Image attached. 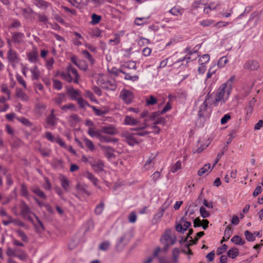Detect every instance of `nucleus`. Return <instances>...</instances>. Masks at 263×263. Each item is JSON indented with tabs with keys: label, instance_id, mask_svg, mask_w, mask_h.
I'll return each instance as SVG.
<instances>
[{
	"label": "nucleus",
	"instance_id": "obj_48",
	"mask_svg": "<svg viewBox=\"0 0 263 263\" xmlns=\"http://www.w3.org/2000/svg\"><path fill=\"white\" fill-rule=\"evenodd\" d=\"M181 168V162L180 160L177 161L171 168L170 172L173 173L177 172Z\"/></svg>",
	"mask_w": 263,
	"mask_h": 263
},
{
	"label": "nucleus",
	"instance_id": "obj_14",
	"mask_svg": "<svg viewBox=\"0 0 263 263\" xmlns=\"http://www.w3.org/2000/svg\"><path fill=\"white\" fill-rule=\"evenodd\" d=\"M67 70L68 71L69 73L71 74L72 77L73 78V82L76 84L78 83L79 76L76 68H74L71 65H69L67 68Z\"/></svg>",
	"mask_w": 263,
	"mask_h": 263
},
{
	"label": "nucleus",
	"instance_id": "obj_9",
	"mask_svg": "<svg viewBox=\"0 0 263 263\" xmlns=\"http://www.w3.org/2000/svg\"><path fill=\"white\" fill-rule=\"evenodd\" d=\"M12 42L16 44L20 45L23 42L24 39L25 38V35L24 33L20 32H12Z\"/></svg>",
	"mask_w": 263,
	"mask_h": 263
},
{
	"label": "nucleus",
	"instance_id": "obj_54",
	"mask_svg": "<svg viewBox=\"0 0 263 263\" xmlns=\"http://www.w3.org/2000/svg\"><path fill=\"white\" fill-rule=\"evenodd\" d=\"M90 107L93 109L95 114L97 116H102L106 114V113H107L106 111L99 109L95 106L91 105V106H90Z\"/></svg>",
	"mask_w": 263,
	"mask_h": 263
},
{
	"label": "nucleus",
	"instance_id": "obj_4",
	"mask_svg": "<svg viewBox=\"0 0 263 263\" xmlns=\"http://www.w3.org/2000/svg\"><path fill=\"white\" fill-rule=\"evenodd\" d=\"M177 238L176 236H172L171 235V230H166L165 234H164L162 238L160 239V241L163 244H168L169 246H172L175 244L176 242Z\"/></svg>",
	"mask_w": 263,
	"mask_h": 263
},
{
	"label": "nucleus",
	"instance_id": "obj_39",
	"mask_svg": "<svg viewBox=\"0 0 263 263\" xmlns=\"http://www.w3.org/2000/svg\"><path fill=\"white\" fill-rule=\"evenodd\" d=\"M211 168L210 163H206L198 171V175L199 176H202L205 173L208 172Z\"/></svg>",
	"mask_w": 263,
	"mask_h": 263
},
{
	"label": "nucleus",
	"instance_id": "obj_38",
	"mask_svg": "<svg viewBox=\"0 0 263 263\" xmlns=\"http://www.w3.org/2000/svg\"><path fill=\"white\" fill-rule=\"evenodd\" d=\"M183 10L179 7H174L169 12L173 15L177 16L178 15H182Z\"/></svg>",
	"mask_w": 263,
	"mask_h": 263
},
{
	"label": "nucleus",
	"instance_id": "obj_49",
	"mask_svg": "<svg viewBox=\"0 0 263 263\" xmlns=\"http://www.w3.org/2000/svg\"><path fill=\"white\" fill-rule=\"evenodd\" d=\"M244 234L246 237V239L248 241H253L255 240V236L249 231H245Z\"/></svg>",
	"mask_w": 263,
	"mask_h": 263
},
{
	"label": "nucleus",
	"instance_id": "obj_13",
	"mask_svg": "<svg viewBox=\"0 0 263 263\" xmlns=\"http://www.w3.org/2000/svg\"><path fill=\"white\" fill-rule=\"evenodd\" d=\"M7 58L11 63H16L19 61L18 54L12 48L9 49L7 54Z\"/></svg>",
	"mask_w": 263,
	"mask_h": 263
},
{
	"label": "nucleus",
	"instance_id": "obj_16",
	"mask_svg": "<svg viewBox=\"0 0 263 263\" xmlns=\"http://www.w3.org/2000/svg\"><path fill=\"white\" fill-rule=\"evenodd\" d=\"M31 191L39 197L43 199H47V196L46 194L38 186L32 187L31 189Z\"/></svg>",
	"mask_w": 263,
	"mask_h": 263
},
{
	"label": "nucleus",
	"instance_id": "obj_57",
	"mask_svg": "<svg viewBox=\"0 0 263 263\" xmlns=\"http://www.w3.org/2000/svg\"><path fill=\"white\" fill-rule=\"evenodd\" d=\"M146 102L147 106L153 105L157 103V100L153 95H151L149 98L146 99Z\"/></svg>",
	"mask_w": 263,
	"mask_h": 263
},
{
	"label": "nucleus",
	"instance_id": "obj_61",
	"mask_svg": "<svg viewBox=\"0 0 263 263\" xmlns=\"http://www.w3.org/2000/svg\"><path fill=\"white\" fill-rule=\"evenodd\" d=\"M76 109L75 105L72 103H69L65 105H63L61 107V109L66 111L68 109L71 110H75Z\"/></svg>",
	"mask_w": 263,
	"mask_h": 263
},
{
	"label": "nucleus",
	"instance_id": "obj_59",
	"mask_svg": "<svg viewBox=\"0 0 263 263\" xmlns=\"http://www.w3.org/2000/svg\"><path fill=\"white\" fill-rule=\"evenodd\" d=\"M53 88L57 90H60L62 88V84L61 81L58 80L53 79Z\"/></svg>",
	"mask_w": 263,
	"mask_h": 263
},
{
	"label": "nucleus",
	"instance_id": "obj_53",
	"mask_svg": "<svg viewBox=\"0 0 263 263\" xmlns=\"http://www.w3.org/2000/svg\"><path fill=\"white\" fill-rule=\"evenodd\" d=\"M77 100L81 108H84L86 106H89L90 107V106H91L82 98H79Z\"/></svg>",
	"mask_w": 263,
	"mask_h": 263
},
{
	"label": "nucleus",
	"instance_id": "obj_33",
	"mask_svg": "<svg viewBox=\"0 0 263 263\" xmlns=\"http://www.w3.org/2000/svg\"><path fill=\"white\" fill-rule=\"evenodd\" d=\"M120 73H122L125 75L124 79L126 80H130L133 82L137 81L139 79V76L137 75L130 76L129 73L125 72L123 69L120 70Z\"/></svg>",
	"mask_w": 263,
	"mask_h": 263
},
{
	"label": "nucleus",
	"instance_id": "obj_19",
	"mask_svg": "<svg viewBox=\"0 0 263 263\" xmlns=\"http://www.w3.org/2000/svg\"><path fill=\"white\" fill-rule=\"evenodd\" d=\"M54 112V109H52L50 114L47 117L46 119L47 123L51 126H54L57 124V119L55 118Z\"/></svg>",
	"mask_w": 263,
	"mask_h": 263
},
{
	"label": "nucleus",
	"instance_id": "obj_8",
	"mask_svg": "<svg viewBox=\"0 0 263 263\" xmlns=\"http://www.w3.org/2000/svg\"><path fill=\"white\" fill-rule=\"evenodd\" d=\"M148 121V119H145L144 122L143 123V126L138 128H132L130 129L132 130L136 131V133H134L135 136H145L150 133V132L142 130L148 126L147 122Z\"/></svg>",
	"mask_w": 263,
	"mask_h": 263
},
{
	"label": "nucleus",
	"instance_id": "obj_62",
	"mask_svg": "<svg viewBox=\"0 0 263 263\" xmlns=\"http://www.w3.org/2000/svg\"><path fill=\"white\" fill-rule=\"evenodd\" d=\"M39 151L43 157H49L51 152L50 149L44 148H39Z\"/></svg>",
	"mask_w": 263,
	"mask_h": 263
},
{
	"label": "nucleus",
	"instance_id": "obj_63",
	"mask_svg": "<svg viewBox=\"0 0 263 263\" xmlns=\"http://www.w3.org/2000/svg\"><path fill=\"white\" fill-rule=\"evenodd\" d=\"M18 121H20L23 124L28 127H31L32 123L27 118H21L18 119Z\"/></svg>",
	"mask_w": 263,
	"mask_h": 263
},
{
	"label": "nucleus",
	"instance_id": "obj_50",
	"mask_svg": "<svg viewBox=\"0 0 263 263\" xmlns=\"http://www.w3.org/2000/svg\"><path fill=\"white\" fill-rule=\"evenodd\" d=\"M210 55L209 54H204L201 57V58L199 59L198 62L200 65H205V64L210 61Z\"/></svg>",
	"mask_w": 263,
	"mask_h": 263
},
{
	"label": "nucleus",
	"instance_id": "obj_64",
	"mask_svg": "<svg viewBox=\"0 0 263 263\" xmlns=\"http://www.w3.org/2000/svg\"><path fill=\"white\" fill-rule=\"evenodd\" d=\"M137 216L135 212H131L128 216V221L129 222L134 223L137 220Z\"/></svg>",
	"mask_w": 263,
	"mask_h": 263
},
{
	"label": "nucleus",
	"instance_id": "obj_37",
	"mask_svg": "<svg viewBox=\"0 0 263 263\" xmlns=\"http://www.w3.org/2000/svg\"><path fill=\"white\" fill-rule=\"evenodd\" d=\"M61 76L63 79L65 80L68 83L73 82V78L67 70L66 72H62Z\"/></svg>",
	"mask_w": 263,
	"mask_h": 263
},
{
	"label": "nucleus",
	"instance_id": "obj_40",
	"mask_svg": "<svg viewBox=\"0 0 263 263\" xmlns=\"http://www.w3.org/2000/svg\"><path fill=\"white\" fill-rule=\"evenodd\" d=\"M87 133L91 137H96L99 140L102 135L99 131L95 130L92 128H89Z\"/></svg>",
	"mask_w": 263,
	"mask_h": 263
},
{
	"label": "nucleus",
	"instance_id": "obj_25",
	"mask_svg": "<svg viewBox=\"0 0 263 263\" xmlns=\"http://www.w3.org/2000/svg\"><path fill=\"white\" fill-rule=\"evenodd\" d=\"M88 186L85 184L78 183L76 186V189L85 194L87 196H89L91 195V193L88 191Z\"/></svg>",
	"mask_w": 263,
	"mask_h": 263
},
{
	"label": "nucleus",
	"instance_id": "obj_3",
	"mask_svg": "<svg viewBox=\"0 0 263 263\" xmlns=\"http://www.w3.org/2000/svg\"><path fill=\"white\" fill-rule=\"evenodd\" d=\"M98 84L103 89L114 91L117 88V84L115 80H105L103 79H99Z\"/></svg>",
	"mask_w": 263,
	"mask_h": 263
},
{
	"label": "nucleus",
	"instance_id": "obj_24",
	"mask_svg": "<svg viewBox=\"0 0 263 263\" xmlns=\"http://www.w3.org/2000/svg\"><path fill=\"white\" fill-rule=\"evenodd\" d=\"M16 96L23 101H27L29 99L28 96L21 89H16Z\"/></svg>",
	"mask_w": 263,
	"mask_h": 263
},
{
	"label": "nucleus",
	"instance_id": "obj_31",
	"mask_svg": "<svg viewBox=\"0 0 263 263\" xmlns=\"http://www.w3.org/2000/svg\"><path fill=\"white\" fill-rule=\"evenodd\" d=\"M235 80V76L233 75L230 77V78L227 81V82L223 83L226 84V87L228 88L226 92L228 95H229L231 92L232 84Z\"/></svg>",
	"mask_w": 263,
	"mask_h": 263
},
{
	"label": "nucleus",
	"instance_id": "obj_42",
	"mask_svg": "<svg viewBox=\"0 0 263 263\" xmlns=\"http://www.w3.org/2000/svg\"><path fill=\"white\" fill-rule=\"evenodd\" d=\"M61 184L62 187L66 191H68L69 186V182L67 178L64 176H63L60 179Z\"/></svg>",
	"mask_w": 263,
	"mask_h": 263
},
{
	"label": "nucleus",
	"instance_id": "obj_58",
	"mask_svg": "<svg viewBox=\"0 0 263 263\" xmlns=\"http://www.w3.org/2000/svg\"><path fill=\"white\" fill-rule=\"evenodd\" d=\"M228 62V60L226 57H222L219 60L217 65L220 68L223 67Z\"/></svg>",
	"mask_w": 263,
	"mask_h": 263
},
{
	"label": "nucleus",
	"instance_id": "obj_52",
	"mask_svg": "<svg viewBox=\"0 0 263 263\" xmlns=\"http://www.w3.org/2000/svg\"><path fill=\"white\" fill-rule=\"evenodd\" d=\"M16 233H17V235H18V236L21 237V238L22 239V240L23 241H24L25 242H28V240H29L28 237L26 235V234L24 233V231H23L22 230H18L16 231Z\"/></svg>",
	"mask_w": 263,
	"mask_h": 263
},
{
	"label": "nucleus",
	"instance_id": "obj_26",
	"mask_svg": "<svg viewBox=\"0 0 263 263\" xmlns=\"http://www.w3.org/2000/svg\"><path fill=\"white\" fill-rule=\"evenodd\" d=\"M84 177L91 181L95 186H97L98 179L93 175V174L89 172H86L84 174Z\"/></svg>",
	"mask_w": 263,
	"mask_h": 263
},
{
	"label": "nucleus",
	"instance_id": "obj_46",
	"mask_svg": "<svg viewBox=\"0 0 263 263\" xmlns=\"http://www.w3.org/2000/svg\"><path fill=\"white\" fill-rule=\"evenodd\" d=\"M121 42L120 36L118 34H115V39H109L108 43L111 45H117L120 44Z\"/></svg>",
	"mask_w": 263,
	"mask_h": 263
},
{
	"label": "nucleus",
	"instance_id": "obj_17",
	"mask_svg": "<svg viewBox=\"0 0 263 263\" xmlns=\"http://www.w3.org/2000/svg\"><path fill=\"white\" fill-rule=\"evenodd\" d=\"M233 234V229L230 226H228L226 228L224 236L223 237L220 243H222L223 241H227Z\"/></svg>",
	"mask_w": 263,
	"mask_h": 263
},
{
	"label": "nucleus",
	"instance_id": "obj_22",
	"mask_svg": "<svg viewBox=\"0 0 263 263\" xmlns=\"http://www.w3.org/2000/svg\"><path fill=\"white\" fill-rule=\"evenodd\" d=\"M32 80H38L40 77V72L36 66H34L30 69Z\"/></svg>",
	"mask_w": 263,
	"mask_h": 263
},
{
	"label": "nucleus",
	"instance_id": "obj_47",
	"mask_svg": "<svg viewBox=\"0 0 263 263\" xmlns=\"http://www.w3.org/2000/svg\"><path fill=\"white\" fill-rule=\"evenodd\" d=\"M65 101V95L63 93H59L58 96L54 98V101L58 105L61 104Z\"/></svg>",
	"mask_w": 263,
	"mask_h": 263
},
{
	"label": "nucleus",
	"instance_id": "obj_30",
	"mask_svg": "<svg viewBox=\"0 0 263 263\" xmlns=\"http://www.w3.org/2000/svg\"><path fill=\"white\" fill-rule=\"evenodd\" d=\"M82 54L83 55V57L88 60V61L90 62L91 65H93L95 63V60L94 58H92V55L90 54V53L87 50H84L82 51L81 52Z\"/></svg>",
	"mask_w": 263,
	"mask_h": 263
},
{
	"label": "nucleus",
	"instance_id": "obj_10",
	"mask_svg": "<svg viewBox=\"0 0 263 263\" xmlns=\"http://www.w3.org/2000/svg\"><path fill=\"white\" fill-rule=\"evenodd\" d=\"M259 67V63L254 60H249L245 63L243 68L250 70H256Z\"/></svg>",
	"mask_w": 263,
	"mask_h": 263
},
{
	"label": "nucleus",
	"instance_id": "obj_55",
	"mask_svg": "<svg viewBox=\"0 0 263 263\" xmlns=\"http://www.w3.org/2000/svg\"><path fill=\"white\" fill-rule=\"evenodd\" d=\"M148 18L145 17H137L135 20V23L138 26H142L144 25Z\"/></svg>",
	"mask_w": 263,
	"mask_h": 263
},
{
	"label": "nucleus",
	"instance_id": "obj_27",
	"mask_svg": "<svg viewBox=\"0 0 263 263\" xmlns=\"http://www.w3.org/2000/svg\"><path fill=\"white\" fill-rule=\"evenodd\" d=\"M27 254L26 252L21 249H16L15 257L19 258L20 260L24 261L27 258Z\"/></svg>",
	"mask_w": 263,
	"mask_h": 263
},
{
	"label": "nucleus",
	"instance_id": "obj_35",
	"mask_svg": "<svg viewBox=\"0 0 263 263\" xmlns=\"http://www.w3.org/2000/svg\"><path fill=\"white\" fill-rule=\"evenodd\" d=\"M231 241L234 244L241 246L245 243V241L243 240L239 236L234 235L231 239Z\"/></svg>",
	"mask_w": 263,
	"mask_h": 263
},
{
	"label": "nucleus",
	"instance_id": "obj_15",
	"mask_svg": "<svg viewBox=\"0 0 263 263\" xmlns=\"http://www.w3.org/2000/svg\"><path fill=\"white\" fill-rule=\"evenodd\" d=\"M101 147L104 151V154L105 156L108 159L112 158L115 156V155L114 154V150L111 147L101 145Z\"/></svg>",
	"mask_w": 263,
	"mask_h": 263
},
{
	"label": "nucleus",
	"instance_id": "obj_56",
	"mask_svg": "<svg viewBox=\"0 0 263 263\" xmlns=\"http://www.w3.org/2000/svg\"><path fill=\"white\" fill-rule=\"evenodd\" d=\"M80 69L83 71H86L88 69V65L86 62L84 60H80L79 63H78L77 66Z\"/></svg>",
	"mask_w": 263,
	"mask_h": 263
},
{
	"label": "nucleus",
	"instance_id": "obj_20",
	"mask_svg": "<svg viewBox=\"0 0 263 263\" xmlns=\"http://www.w3.org/2000/svg\"><path fill=\"white\" fill-rule=\"evenodd\" d=\"M208 104L206 101H204L203 103L199 107L198 110V115L199 118H202L205 115L207 111Z\"/></svg>",
	"mask_w": 263,
	"mask_h": 263
},
{
	"label": "nucleus",
	"instance_id": "obj_41",
	"mask_svg": "<svg viewBox=\"0 0 263 263\" xmlns=\"http://www.w3.org/2000/svg\"><path fill=\"white\" fill-rule=\"evenodd\" d=\"M122 68H128V69H136V64L134 61H130L125 63L121 66Z\"/></svg>",
	"mask_w": 263,
	"mask_h": 263
},
{
	"label": "nucleus",
	"instance_id": "obj_12",
	"mask_svg": "<svg viewBox=\"0 0 263 263\" xmlns=\"http://www.w3.org/2000/svg\"><path fill=\"white\" fill-rule=\"evenodd\" d=\"M100 132L110 135H115L118 133L117 129L112 125L102 127Z\"/></svg>",
	"mask_w": 263,
	"mask_h": 263
},
{
	"label": "nucleus",
	"instance_id": "obj_1",
	"mask_svg": "<svg viewBox=\"0 0 263 263\" xmlns=\"http://www.w3.org/2000/svg\"><path fill=\"white\" fill-rule=\"evenodd\" d=\"M226 84H221L217 89L216 92V96L215 99L214 105L218 106L219 102H222V103H225L227 101L229 95L227 94V97L224 98V94L227 93V89Z\"/></svg>",
	"mask_w": 263,
	"mask_h": 263
},
{
	"label": "nucleus",
	"instance_id": "obj_7",
	"mask_svg": "<svg viewBox=\"0 0 263 263\" xmlns=\"http://www.w3.org/2000/svg\"><path fill=\"white\" fill-rule=\"evenodd\" d=\"M120 97L127 104L131 103L133 100V93L127 89H123L121 91Z\"/></svg>",
	"mask_w": 263,
	"mask_h": 263
},
{
	"label": "nucleus",
	"instance_id": "obj_5",
	"mask_svg": "<svg viewBox=\"0 0 263 263\" xmlns=\"http://www.w3.org/2000/svg\"><path fill=\"white\" fill-rule=\"evenodd\" d=\"M122 136L125 138V141L130 146H134L139 144V142L135 137L134 133L125 131L123 133Z\"/></svg>",
	"mask_w": 263,
	"mask_h": 263
},
{
	"label": "nucleus",
	"instance_id": "obj_6",
	"mask_svg": "<svg viewBox=\"0 0 263 263\" xmlns=\"http://www.w3.org/2000/svg\"><path fill=\"white\" fill-rule=\"evenodd\" d=\"M180 222L183 223V225L182 226L181 223L178 224L176 226V230L183 233L191 226V223L187 221V218L185 216L181 218Z\"/></svg>",
	"mask_w": 263,
	"mask_h": 263
},
{
	"label": "nucleus",
	"instance_id": "obj_45",
	"mask_svg": "<svg viewBox=\"0 0 263 263\" xmlns=\"http://www.w3.org/2000/svg\"><path fill=\"white\" fill-rule=\"evenodd\" d=\"M35 219L38 223V225L34 224V227L36 229V231L37 232H41L42 231L44 230V227L43 222L40 220L39 217L34 214Z\"/></svg>",
	"mask_w": 263,
	"mask_h": 263
},
{
	"label": "nucleus",
	"instance_id": "obj_32",
	"mask_svg": "<svg viewBox=\"0 0 263 263\" xmlns=\"http://www.w3.org/2000/svg\"><path fill=\"white\" fill-rule=\"evenodd\" d=\"M105 204L103 201H101L99 204H97L94 210V213L97 215L101 214L104 209Z\"/></svg>",
	"mask_w": 263,
	"mask_h": 263
},
{
	"label": "nucleus",
	"instance_id": "obj_29",
	"mask_svg": "<svg viewBox=\"0 0 263 263\" xmlns=\"http://www.w3.org/2000/svg\"><path fill=\"white\" fill-rule=\"evenodd\" d=\"M239 253L238 249L236 247H234L228 251L227 256L230 258L234 259L238 256Z\"/></svg>",
	"mask_w": 263,
	"mask_h": 263
},
{
	"label": "nucleus",
	"instance_id": "obj_34",
	"mask_svg": "<svg viewBox=\"0 0 263 263\" xmlns=\"http://www.w3.org/2000/svg\"><path fill=\"white\" fill-rule=\"evenodd\" d=\"M27 57L31 63H35L38 60L39 55L37 52H31L27 54Z\"/></svg>",
	"mask_w": 263,
	"mask_h": 263
},
{
	"label": "nucleus",
	"instance_id": "obj_60",
	"mask_svg": "<svg viewBox=\"0 0 263 263\" xmlns=\"http://www.w3.org/2000/svg\"><path fill=\"white\" fill-rule=\"evenodd\" d=\"M85 96L89 98L92 102H97V100L94 96L93 93L90 90H86L85 92Z\"/></svg>",
	"mask_w": 263,
	"mask_h": 263
},
{
	"label": "nucleus",
	"instance_id": "obj_11",
	"mask_svg": "<svg viewBox=\"0 0 263 263\" xmlns=\"http://www.w3.org/2000/svg\"><path fill=\"white\" fill-rule=\"evenodd\" d=\"M89 164L93 168L96 173L102 172L104 171V165L101 160H93V162H90Z\"/></svg>",
	"mask_w": 263,
	"mask_h": 263
},
{
	"label": "nucleus",
	"instance_id": "obj_28",
	"mask_svg": "<svg viewBox=\"0 0 263 263\" xmlns=\"http://www.w3.org/2000/svg\"><path fill=\"white\" fill-rule=\"evenodd\" d=\"M101 142H106V143H116L118 141V139L115 138H111L109 136H105L103 135H101V137L99 139Z\"/></svg>",
	"mask_w": 263,
	"mask_h": 263
},
{
	"label": "nucleus",
	"instance_id": "obj_2",
	"mask_svg": "<svg viewBox=\"0 0 263 263\" xmlns=\"http://www.w3.org/2000/svg\"><path fill=\"white\" fill-rule=\"evenodd\" d=\"M20 209L21 214L23 218L33 222V219L30 216V215L33 214L34 215L35 214L31 212L30 207L25 201H21L20 204Z\"/></svg>",
	"mask_w": 263,
	"mask_h": 263
},
{
	"label": "nucleus",
	"instance_id": "obj_51",
	"mask_svg": "<svg viewBox=\"0 0 263 263\" xmlns=\"http://www.w3.org/2000/svg\"><path fill=\"white\" fill-rule=\"evenodd\" d=\"M110 245V244L109 241H104L100 244L99 248L100 250L105 251L108 249Z\"/></svg>",
	"mask_w": 263,
	"mask_h": 263
},
{
	"label": "nucleus",
	"instance_id": "obj_44",
	"mask_svg": "<svg viewBox=\"0 0 263 263\" xmlns=\"http://www.w3.org/2000/svg\"><path fill=\"white\" fill-rule=\"evenodd\" d=\"M180 253V251L179 249L177 248H175L173 250L172 254H173V258H172V263H178V257L179 254Z\"/></svg>",
	"mask_w": 263,
	"mask_h": 263
},
{
	"label": "nucleus",
	"instance_id": "obj_21",
	"mask_svg": "<svg viewBox=\"0 0 263 263\" xmlns=\"http://www.w3.org/2000/svg\"><path fill=\"white\" fill-rule=\"evenodd\" d=\"M35 5L38 8L45 10L51 6V3L44 0H35Z\"/></svg>",
	"mask_w": 263,
	"mask_h": 263
},
{
	"label": "nucleus",
	"instance_id": "obj_36",
	"mask_svg": "<svg viewBox=\"0 0 263 263\" xmlns=\"http://www.w3.org/2000/svg\"><path fill=\"white\" fill-rule=\"evenodd\" d=\"M83 140L84 142L86 147L89 151H90L91 152H92L95 150V147L94 144L90 140L88 139L87 138H86V137L84 138L83 139Z\"/></svg>",
	"mask_w": 263,
	"mask_h": 263
},
{
	"label": "nucleus",
	"instance_id": "obj_23",
	"mask_svg": "<svg viewBox=\"0 0 263 263\" xmlns=\"http://www.w3.org/2000/svg\"><path fill=\"white\" fill-rule=\"evenodd\" d=\"M68 95L74 100H77V97L80 96V92L79 90L74 89L73 87H70L67 89Z\"/></svg>",
	"mask_w": 263,
	"mask_h": 263
},
{
	"label": "nucleus",
	"instance_id": "obj_18",
	"mask_svg": "<svg viewBox=\"0 0 263 263\" xmlns=\"http://www.w3.org/2000/svg\"><path fill=\"white\" fill-rule=\"evenodd\" d=\"M139 122L140 121L138 120L129 116H126L124 119V124L127 125L135 126L137 125Z\"/></svg>",
	"mask_w": 263,
	"mask_h": 263
},
{
	"label": "nucleus",
	"instance_id": "obj_43",
	"mask_svg": "<svg viewBox=\"0 0 263 263\" xmlns=\"http://www.w3.org/2000/svg\"><path fill=\"white\" fill-rule=\"evenodd\" d=\"M91 21L90 22V24L94 25L98 24L100 22L102 19V16L101 15H97L96 13H93L91 16Z\"/></svg>",
	"mask_w": 263,
	"mask_h": 263
}]
</instances>
